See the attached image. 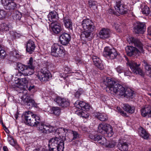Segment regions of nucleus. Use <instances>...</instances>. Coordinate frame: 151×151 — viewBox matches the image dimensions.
<instances>
[{
	"label": "nucleus",
	"mask_w": 151,
	"mask_h": 151,
	"mask_svg": "<svg viewBox=\"0 0 151 151\" xmlns=\"http://www.w3.org/2000/svg\"><path fill=\"white\" fill-rule=\"evenodd\" d=\"M127 41L129 44L134 43L136 47H134L132 46H127L126 47L125 50L128 55L131 56L137 54L140 55L142 53H144L143 45L139 40L131 37L127 39Z\"/></svg>",
	"instance_id": "nucleus-1"
},
{
	"label": "nucleus",
	"mask_w": 151,
	"mask_h": 151,
	"mask_svg": "<svg viewBox=\"0 0 151 151\" xmlns=\"http://www.w3.org/2000/svg\"><path fill=\"white\" fill-rule=\"evenodd\" d=\"M103 84L106 86L109 90L120 96H123L125 93V88L117 82L107 78L103 80Z\"/></svg>",
	"instance_id": "nucleus-2"
},
{
	"label": "nucleus",
	"mask_w": 151,
	"mask_h": 151,
	"mask_svg": "<svg viewBox=\"0 0 151 151\" xmlns=\"http://www.w3.org/2000/svg\"><path fill=\"white\" fill-rule=\"evenodd\" d=\"M64 142L62 138L53 137L49 141L48 147L50 151H63Z\"/></svg>",
	"instance_id": "nucleus-3"
},
{
	"label": "nucleus",
	"mask_w": 151,
	"mask_h": 151,
	"mask_svg": "<svg viewBox=\"0 0 151 151\" xmlns=\"http://www.w3.org/2000/svg\"><path fill=\"white\" fill-rule=\"evenodd\" d=\"M40 117L38 115L34 114L31 111L26 112L24 115V122L30 126H37L40 123Z\"/></svg>",
	"instance_id": "nucleus-4"
},
{
	"label": "nucleus",
	"mask_w": 151,
	"mask_h": 151,
	"mask_svg": "<svg viewBox=\"0 0 151 151\" xmlns=\"http://www.w3.org/2000/svg\"><path fill=\"white\" fill-rule=\"evenodd\" d=\"M81 26L85 32L84 34L86 37H89L91 33L96 30V27L93 22L89 19H86L82 22Z\"/></svg>",
	"instance_id": "nucleus-5"
},
{
	"label": "nucleus",
	"mask_w": 151,
	"mask_h": 151,
	"mask_svg": "<svg viewBox=\"0 0 151 151\" xmlns=\"http://www.w3.org/2000/svg\"><path fill=\"white\" fill-rule=\"evenodd\" d=\"M98 131L100 133L105 134L108 137H111L113 134L112 127L109 124L102 122L98 126Z\"/></svg>",
	"instance_id": "nucleus-6"
},
{
	"label": "nucleus",
	"mask_w": 151,
	"mask_h": 151,
	"mask_svg": "<svg viewBox=\"0 0 151 151\" xmlns=\"http://www.w3.org/2000/svg\"><path fill=\"white\" fill-rule=\"evenodd\" d=\"M65 50L61 45L55 43L51 46V54L56 57H62L65 54Z\"/></svg>",
	"instance_id": "nucleus-7"
},
{
	"label": "nucleus",
	"mask_w": 151,
	"mask_h": 151,
	"mask_svg": "<svg viewBox=\"0 0 151 151\" xmlns=\"http://www.w3.org/2000/svg\"><path fill=\"white\" fill-rule=\"evenodd\" d=\"M71 130L65 129L63 128H59L57 129L56 133L60 138L63 137L62 139H66L69 142H71L74 140L71 132Z\"/></svg>",
	"instance_id": "nucleus-8"
},
{
	"label": "nucleus",
	"mask_w": 151,
	"mask_h": 151,
	"mask_svg": "<svg viewBox=\"0 0 151 151\" xmlns=\"http://www.w3.org/2000/svg\"><path fill=\"white\" fill-rule=\"evenodd\" d=\"M103 55L105 56L112 60L116 57L118 54L114 48L106 47L104 48Z\"/></svg>",
	"instance_id": "nucleus-9"
},
{
	"label": "nucleus",
	"mask_w": 151,
	"mask_h": 151,
	"mask_svg": "<svg viewBox=\"0 0 151 151\" xmlns=\"http://www.w3.org/2000/svg\"><path fill=\"white\" fill-rule=\"evenodd\" d=\"M132 72L136 74H139L141 76L144 75L142 70L139 67V64H137L134 61H131L127 63Z\"/></svg>",
	"instance_id": "nucleus-10"
},
{
	"label": "nucleus",
	"mask_w": 151,
	"mask_h": 151,
	"mask_svg": "<svg viewBox=\"0 0 151 151\" xmlns=\"http://www.w3.org/2000/svg\"><path fill=\"white\" fill-rule=\"evenodd\" d=\"M38 79L42 82H46L49 80L51 77L50 73L47 71L41 70L37 75Z\"/></svg>",
	"instance_id": "nucleus-11"
},
{
	"label": "nucleus",
	"mask_w": 151,
	"mask_h": 151,
	"mask_svg": "<svg viewBox=\"0 0 151 151\" xmlns=\"http://www.w3.org/2000/svg\"><path fill=\"white\" fill-rule=\"evenodd\" d=\"M38 130L41 132L44 133H49L54 130V127L51 126L46 125L41 122L40 119V123L38 124Z\"/></svg>",
	"instance_id": "nucleus-12"
},
{
	"label": "nucleus",
	"mask_w": 151,
	"mask_h": 151,
	"mask_svg": "<svg viewBox=\"0 0 151 151\" xmlns=\"http://www.w3.org/2000/svg\"><path fill=\"white\" fill-rule=\"evenodd\" d=\"M12 0H1L2 5L6 10H12L17 8V4Z\"/></svg>",
	"instance_id": "nucleus-13"
},
{
	"label": "nucleus",
	"mask_w": 151,
	"mask_h": 151,
	"mask_svg": "<svg viewBox=\"0 0 151 151\" xmlns=\"http://www.w3.org/2000/svg\"><path fill=\"white\" fill-rule=\"evenodd\" d=\"M19 69L23 72L24 75L29 76L32 75L34 73V68H30L27 65H23L21 63L17 64Z\"/></svg>",
	"instance_id": "nucleus-14"
},
{
	"label": "nucleus",
	"mask_w": 151,
	"mask_h": 151,
	"mask_svg": "<svg viewBox=\"0 0 151 151\" xmlns=\"http://www.w3.org/2000/svg\"><path fill=\"white\" fill-rule=\"evenodd\" d=\"M21 102L22 104L28 106H35L36 104L34 100L28 96H24L22 98Z\"/></svg>",
	"instance_id": "nucleus-15"
},
{
	"label": "nucleus",
	"mask_w": 151,
	"mask_h": 151,
	"mask_svg": "<svg viewBox=\"0 0 151 151\" xmlns=\"http://www.w3.org/2000/svg\"><path fill=\"white\" fill-rule=\"evenodd\" d=\"M74 105L76 108L84 111H87L90 108V106L84 101H77L74 104Z\"/></svg>",
	"instance_id": "nucleus-16"
},
{
	"label": "nucleus",
	"mask_w": 151,
	"mask_h": 151,
	"mask_svg": "<svg viewBox=\"0 0 151 151\" xmlns=\"http://www.w3.org/2000/svg\"><path fill=\"white\" fill-rule=\"evenodd\" d=\"M135 33L137 34H143L145 29V24L143 23L138 22L136 23L134 27Z\"/></svg>",
	"instance_id": "nucleus-17"
},
{
	"label": "nucleus",
	"mask_w": 151,
	"mask_h": 151,
	"mask_svg": "<svg viewBox=\"0 0 151 151\" xmlns=\"http://www.w3.org/2000/svg\"><path fill=\"white\" fill-rule=\"evenodd\" d=\"M110 31L109 29L103 28L99 33V37L101 39H105L109 38L110 36Z\"/></svg>",
	"instance_id": "nucleus-18"
},
{
	"label": "nucleus",
	"mask_w": 151,
	"mask_h": 151,
	"mask_svg": "<svg viewBox=\"0 0 151 151\" xmlns=\"http://www.w3.org/2000/svg\"><path fill=\"white\" fill-rule=\"evenodd\" d=\"M125 7V6L121 4L120 1H116V5L114 6L116 10L121 14H125L127 13V9Z\"/></svg>",
	"instance_id": "nucleus-19"
},
{
	"label": "nucleus",
	"mask_w": 151,
	"mask_h": 151,
	"mask_svg": "<svg viewBox=\"0 0 151 151\" xmlns=\"http://www.w3.org/2000/svg\"><path fill=\"white\" fill-rule=\"evenodd\" d=\"M35 46L34 42L32 40H28L26 44V51L31 54L35 50Z\"/></svg>",
	"instance_id": "nucleus-20"
},
{
	"label": "nucleus",
	"mask_w": 151,
	"mask_h": 151,
	"mask_svg": "<svg viewBox=\"0 0 151 151\" xmlns=\"http://www.w3.org/2000/svg\"><path fill=\"white\" fill-rule=\"evenodd\" d=\"M55 101L58 105L63 107H67L70 105V103L67 100L59 96L57 97Z\"/></svg>",
	"instance_id": "nucleus-21"
},
{
	"label": "nucleus",
	"mask_w": 151,
	"mask_h": 151,
	"mask_svg": "<svg viewBox=\"0 0 151 151\" xmlns=\"http://www.w3.org/2000/svg\"><path fill=\"white\" fill-rule=\"evenodd\" d=\"M92 59L94 65L100 70H103L104 68V66L102 61L100 58L96 55H93Z\"/></svg>",
	"instance_id": "nucleus-22"
},
{
	"label": "nucleus",
	"mask_w": 151,
	"mask_h": 151,
	"mask_svg": "<svg viewBox=\"0 0 151 151\" xmlns=\"http://www.w3.org/2000/svg\"><path fill=\"white\" fill-rule=\"evenodd\" d=\"M50 27L54 33L55 34H58L62 30L61 25L57 22H52Z\"/></svg>",
	"instance_id": "nucleus-23"
},
{
	"label": "nucleus",
	"mask_w": 151,
	"mask_h": 151,
	"mask_svg": "<svg viewBox=\"0 0 151 151\" xmlns=\"http://www.w3.org/2000/svg\"><path fill=\"white\" fill-rule=\"evenodd\" d=\"M70 40V35L67 33H63L60 37V42L63 45L68 44Z\"/></svg>",
	"instance_id": "nucleus-24"
},
{
	"label": "nucleus",
	"mask_w": 151,
	"mask_h": 151,
	"mask_svg": "<svg viewBox=\"0 0 151 151\" xmlns=\"http://www.w3.org/2000/svg\"><path fill=\"white\" fill-rule=\"evenodd\" d=\"M141 113L143 117L151 116V106H146L142 108L141 110Z\"/></svg>",
	"instance_id": "nucleus-25"
},
{
	"label": "nucleus",
	"mask_w": 151,
	"mask_h": 151,
	"mask_svg": "<svg viewBox=\"0 0 151 151\" xmlns=\"http://www.w3.org/2000/svg\"><path fill=\"white\" fill-rule=\"evenodd\" d=\"M63 22L66 28L69 30H73V23L70 19L66 17H64Z\"/></svg>",
	"instance_id": "nucleus-26"
},
{
	"label": "nucleus",
	"mask_w": 151,
	"mask_h": 151,
	"mask_svg": "<svg viewBox=\"0 0 151 151\" xmlns=\"http://www.w3.org/2000/svg\"><path fill=\"white\" fill-rule=\"evenodd\" d=\"M17 86L18 88L22 89L27 83L28 81L26 78H19L15 81Z\"/></svg>",
	"instance_id": "nucleus-27"
},
{
	"label": "nucleus",
	"mask_w": 151,
	"mask_h": 151,
	"mask_svg": "<svg viewBox=\"0 0 151 151\" xmlns=\"http://www.w3.org/2000/svg\"><path fill=\"white\" fill-rule=\"evenodd\" d=\"M48 18L50 22H55L58 19V17L57 13L55 11L50 12L48 15Z\"/></svg>",
	"instance_id": "nucleus-28"
},
{
	"label": "nucleus",
	"mask_w": 151,
	"mask_h": 151,
	"mask_svg": "<svg viewBox=\"0 0 151 151\" xmlns=\"http://www.w3.org/2000/svg\"><path fill=\"white\" fill-rule=\"evenodd\" d=\"M129 143L127 142H119V143L118 148L122 151H126L128 150Z\"/></svg>",
	"instance_id": "nucleus-29"
},
{
	"label": "nucleus",
	"mask_w": 151,
	"mask_h": 151,
	"mask_svg": "<svg viewBox=\"0 0 151 151\" xmlns=\"http://www.w3.org/2000/svg\"><path fill=\"white\" fill-rule=\"evenodd\" d=\"M138 132L140 136L145 139H147L149 137V134L143 128L140 127L138 129Z\"/></svg>",
	"instance_id": "nucleus-30"
},
{
	"label": "nucleus",
	"mask_w": 151,
	"mask_h": 151,
	"mask_svg": "<svg viewBox=\"0 0 151 151\" xmlns=\"http://www.w3.org/2000/svg\"><path fill=\"white\" fill-rule=\"evenodd\" d=\"M94 116L99 119L102 121H105L107 119V117L105 114L97 112L94 114Z\"/></svg>",
	"instance_id": "nucleus-31"
},
{
	"label": "nucleus",
	"mask_w": 151,
	"mask_h": 151,
	"mask_svg": "<svg viewBox=\"0 0 151 151\" xmlns=\"http://www.w3.org/2000/svg\"><path fill=\"white\" fill-rule=\"evenodd\" d=\"M125 93L123 95L124 97H129L131 99L133 98L134 93V91L130 88H127L126 90L125 89Z\"/></svg>",
	"instance_id": "nucleus-32"
},
{
	"label": "nucleus",
	"mask_w": 151,
	"mask_h": 151,
	"mask_svg": "<svg viewBox=\"0 0 151 151\" xmlns=\"http://www.w3.org/2000/svg\"><path fill=\"white\" fill-rule=\"evenodd\" d=\"M123 109L126 112L130 114L134 113L135 111V107L134 106H132L127 104L124 105Z\"/></svg>",
	"instance_id": "nucleus-33"
},
{
	"label": "nucleus",
	"mask_w": 151,
	"mask_h": 151,
	"mask_svg": "<svg viewBox=\"0 0 151 151\" xmlns=\"http://www.w3.org/2000/svg\"><path fill=\"white\" fill-rule=\"evenodd\" d=\"M50 112L51 114H54L56 116H58L60 114L61 110L59 107H54L50 109Z\"/></svg>",
	"instance_id": "nucleus-34"
},
{
	"label": "nucleus",
	"mask_w": 151,
	"mask_h": 151,
	"mask_svg": "<svg viewBox=\"0 0 151 151\" xmlns=\"http://www.w3.org/2000/svg\"><path fill=\"white\" fill-rule=\"evenodd\" d=\"M103 136L100 135H94L93 134H91L89 135V137L91 139L94 141H100Z\"/></svg>",
	"instance_id": "nucleus-35"
},
{
	"label": "nucleus",
	"mask_w": 151,
	"mask_h": 151,
	"mask_svg": "<svg viewBox=\"0 0 151 151\" xmlns=\"http://www.w3.org/2000/svg\"><path fill=\"white\" fill-rule=\"evenodd\" d=\"M9 28V25L6 23L2 24L0 25V30L3 32L8 31Z\"/></svg>",
	"instance_id": "nucleus-36"
},
{
	"label": "nucleus",
	"mask_w": 151,
	"mask_h": 151,
	"mask_svg": "<svg viewBox=\"0 0 151 151\" xmlns=\"http://www.w3.org/2000/svg\"><path fill=\"white\" fill-rule=\"evenodd\" d=\"M76 113L78 115L83 118L87 119L88 117V115L86 113L83 112L82 111H78L76 112Z\"/></svg>",
	"instance_id": "nucleus-37"
},
{
	"label": "nucleus",
	"mask_w": 151,
	"mask_h": 151,
	"mask_svg": "<svg viewBox=\"0 0 151 151\" xmlns=\"http://www.w3.org/2000/svg\"><path fill=\"white\" fill-rule=\"evenodd\" d=\"M13 17L14 20H19L21 17V14L18 11H16L14 14L13 15Z\"/></svg>",
	"instance_id": "nucleus-38"
},
{
	"label": "nucleus",
	"mask_w": 151,
	"mask_h": 151,
	"mask_svg": "<svg viewBox=\"0 0 151 151\" xmlns=\"http://www.w3.org/2000/svg\"><path fill=\"white\" fill-rule=\"evenodd\" d=\"M35 61L34 60L33 58L32 57H30L27 63V66L34 68H35L34 65V63Z\"/></svg>",
	"instance_id": "nucleus-39"
},
{
	"label": "nucleus",
	"mask_w": 151,
	"mask_h": 151,
	"mask_svg": "<svg viewBox=\"0 0 151 151\" xmlns=\"http://www.w3.org/2000/svg\"><path fill=\"white\" fill-rule=\"evenodd\" d=\"M8 140L9 143L12 146H15L17 144V142L11 136H9L8 137Z\"/></svg>",
	"instance_id": "nucleus-40"
},
{
	"label": "nucleus",
	"mask_w": 151,
	"mask_h": 151,
	"mask_svg": "<svg viewBox=\"0 0 151 151\" xmlns=\"http://www.w3.org/2000/svg\"><path fill=\"white\" fill-rule=\"evenodd\" d=\"M142 12L144 14H149L150 13L149 7L147 6H145L144 8L142 9Z\"/></svg>",
	"instance_id": "nucleus-41"
},
{
	"label": "nucleus",
	"mask_w": 151,
	"mask_h": 151,
	"mask_svg": "<svg viewBox=\"0 0 151 151\" xmlns=\"http://www.w3.org/2000/svg\"><path fill=\"white\" fill-rule=\"evenodd\" d=\"M6 12L3 10H0V19H3L5 18Z\"/></svg>",
	"instance_id": "nucleus-42"
},
{
	"label": "nucleus",
	"mask_w": 151,
	"mask_h": 151,
	"mask_svg": "<svg viewBox=\"0 0 151 151\" xmlns=\"http://www.w3.org/2000/svg\"><path fill=\"white\" fill-rule=\"evenodd\" d=\"M115 145L116 144L115 142L108 141L106 146L109 148H113L115 146Z\"/></svg>",
	"instance_id": "nucleus-43"
},
{
	"label": "nucleus",
	"mask_w": 151,
	"mask_h": 151,
	"mask_svg": "<svg viewBox=\"0 0 151 151\" xmlns=\"http://www.w3.org/2000/svg\"><path fill=\"white\" fill-rule=\"evenodd\" d=\"M70 132H71L74 139H78L79 138V135L77 132L74 131H71Z\"/></svg>",
	"instance_id": "nucleus-44"
},
{
	"label": "nucleus",
	"mask_w": 151,
	"mask_h": 151,
	"mask_svg": "<svg viewBox=\"0 0 151 151\" xmlns=\"http://www.w3.org/2000/svg\"><path fill=\"white\" fill-rule=\"evenodd\" d=\"M99 142L102 145H104L106 146L107 142L106 141V139L104 137L102 136L100 141H99Z\"/></svg>",
	"instance_id": "nucleus-45"
},
{
	"label": "nucleus",
	"mask_w": 151,
	"mask_h": 151,
	"mask_svg": "<svg viewBox=\"0 0 151 151\" xmlns=\"http://www.w3.org/2000/svg\"><path fill=\"white\" fill-rule=\"evenodd\" d=\"M10 35L14 38L19 37L21 36V35L20 33L14 31L11 32Z\"/></svg>",
	"instance_id": "nucleus-46"
},
{
	"label": "nucleus",
	"mask_w": 151,
	"mask_h": 151,
	"mask_svg": "<svg viewBox=\"0 0 151 151\" xmlns=\"http://www.w3.org/2000/svg\"><path fill=\"white\" fill-rule=\"evenodd\" d=\"M6 55L5 51L1 48V46L0 45V58H3Z\"/></svg>",
	"instance_id": "nucleus-47"
},
{
	"label": "nucleus",
	"mask_w": 151,
	"mask_h": 151,
	"mask_svg": "<svg viewBox=\"0 0 151 151\" xmlns=\"http://www.w3.org/2000/svg\"><path fill=\"white\" fill-rule=\"evenodd\" d=\"M145 67V69L148 72L149 76H151V65L146 64Z\"/></svg>",
	"instance_id": "nucleus-48"
},
{
	"label": "nucleus",
	"mask_w": 151,
	"mask_h": 151,
	"mask_svg": "<svg viewBox=\"0 0 151 151\" xmlns=\"http://www.w3.org/2000/svg\"><path fill=\"white\" fill-rule=\"evenodd\" d=\"M113 27H114L115 28L116 30V31L119 32H120L121 31L120 30V26L117 23H114L112 25Z\"/></svg>",
	"instance_id": "nucleus-49"
},
{
	"label": "nucleus",
	"mask_w": 151,
	"mask_h": 151,
	"mask_svg": "<svg viewBox=\"0 0 151 151\" xmlns=\"http://www.w3.org/2000/svg\"><path fill=\"white\" fill-rule=\"evenodd\" d=\"M116 109L120 113L121 115H122V116L124 117H126L127 116L126 113L124 112V111L121 110L120 107H117L116 108Z\"/></svg>",
	"instance_id": "nucleus-50"
},
{
	"label": "nucleus",
	"mask_w": 151,
	"mask_h": 151,
	"mask_svg": "<svg viewBox=\"0 0 151 151\" xmlns=\"http://www.w3.org/2000/svg\"><path fill=\"white\" fill-rule=\"evenodd\" d=\"M116 70L119 73H121L124 72V69L122 67L120 66H118L116 68Z\"/></svg>",
	"instance_id": "nucleus-51"
},
{
	"label": "nucleus",
	"mask_w": 151,
	"mask_h": 151,
	"mask_svg": "<svg viewBox=\"0 0 151 151\" xmlns=\"http://www.w3.org/2000/svg\"><path fill=\"white\" fill-rule=\"evenodd\" d=\"M88 4L90 7H91L96 5V2L93 0H90L88 1Z\"/></svg>",
	"instance_id": "nucleus-52"
},
{
	"label": "nucleus",
	"mask_w": 151,
	"mask_h": 151,
	"mask_svg": "<svg viewBox=\"0 0 151 151\" xmlns=\"http://www.w3.org/2000/svg\"><path fill=\"white\" fill-rule=\"evenodd\" d=\"M81 129L84 132H86L88 131V129L84 126H82L80 127Z\"/></svg>",
	"instance_id": "nucleus-53"
},
{
	"label": "nucleus",
	"mask_w": 151,
	"mask_h": 151,
	"mask_svg": "<svg viewBox=\"0 0 151 151\" xmlns=\"http://www.w3.org/2000/svg\"><path fill=\"white\" fill-rule=\"evenodd\" d=\"M131 73L129 70H127L124 72V75L125 76H130Z\"/></svg>",
	"instance_id": "nucleus-54"
},
{
	"label": "nucleus",
	"mask_w": 151,
	"mask_h": 151,
	"mask_svg": "<svg viewBox=\"0 0 151 151\" xmlns=\"http://www.w3.org/2000/svg\"><path fill=\"white\" fill-rule=\"evenodd\" d=\"M65 73H70V68L68 67H66L65 68Z\"/></svg>",
	"instance_id": "nucleus-55"
},
{
	"label": "nucleus",
	"mask_w": 151,
	"mask_h": 151,
	"mask_svg": "<svg viewBox=\"0 0 151 151\" xmlns=\"http://www.w3.org/2000/svg\"><path fill=\"white\" fill-rule=\"evenodd\" d=\"M147 35L151 37V27H148L147 29Z\"/></svg>",
	"instance_id": "nucleus-56"
},
{
	"label": "nucleus",
	"mask_w": 151,
	"mask_h": 151,
	"mask_svg": "<svg viewBox=\"0 0 151 151\" xmlns=\"http://www.w3.org/2000/svg\"><path fill=\"white\" fill-rule=\"evenodd\" d=\"M35 86L34 85L31 86L29 87L28 90L29 91H31L32 90L35 89Z\"/></svg>",
	"instance_id": "nucleus-57"
},
{
	"label": "nucleus",
	"mask_w": 151,
	"mask_h": 151,
	"mask_svg": "<svg viewBox=\"0 0 151 151\" xmlns=\"http://www.w3.org/2000/svg\"><path fill=\"white\" fill-rule=\"evenodd\" d=\"M80 95V92L78 91L76 92L75 94V96L77 98H79Z\"/></svg>",
	"instance_id": "nucleus-58"
},
{
	"label": "nucleus",
	"mask_w": 151,
	"mask_h": 151,
	"mask_svg": "<svg viewBox=\"0 0 151 151\" xmlns=\"http://www.w3.org/2000/svg\"><path fill=\"white\" fill-rule=\"evenodd\" d=\"M3 149L4 151H8V149L6 146H4Z\"/></svg>",
	"instance_id": "nucleus-59"
},
{
	"label": "nucleus",
	"mask_w": 151,
	"mask_h": 151,
	"mask_svg": "<svg viewBox=\"0 0 151 151\" xmlns=\"http://www.w3.org/2000/svg\"><path fill=\"white\" fill-rule=\"evenodd\" d=\"M5 132H6L7 133H9V130L6 127H5V129H4Z\"/></svg>",
	"instance_id": "nucleus-60"
},
{
	"label": "nucleus",
	"mask_w": 151,
	"mask_h": 151,
	"mask_svg": "<svg viewBox=\"0 0 151 151\" xmlns=\"http://www.w3.org/2000/svg\"><path fill=\"white\" fill-rule=\"evenodd\" d=\"M109 12L110 13H113V12L112 11V9H110L109 10Z\"/></svg>",
	"instance_id": "nucleus-61"
},
{
	"label": "nucleus",
	"mask_w": 151,
	"mask_h": 151,
	"mask_svg": "<svg viewBox=\"0 0 151 151\" xmlns=\"http://www.w3.org/2000/svg\"><path fill=\"white\" fill-rule=\"evenodd\" d=\"M33 151H40L39 148L35 149Z\"/></svg>",
	"instance_id": "nucleus-62"
},
{
	"label": "nucleus",
	"mask_w": 151,
	"mask_h": 151,
	"mask_svg": "<svg viewBox=\"0 0 151 151\" xmlns=\"http://www.w3.org/2000/svg\"><path fill=\"white\" fill-rule=\"evenodd\" d=\"M148 95H150L151 96V93H148Z\"/></svg>",
	"instance_id": "nucleus-63"
},
{
	"label": "nucleus",
	"mask_w": 151,
	"mask_h": 151,
	"mask_svg": "<svg viewBox=\"0 0 151 151\" xmlns=\"http://www.w3.org/2000/svg\"><path fill=\"white\" fill-rule=\"evenodd\" d=\"M149 151H151V148L149 149Z\"/></svg>",
	"instance_id": "nucleus-64"
}]
</instances>
